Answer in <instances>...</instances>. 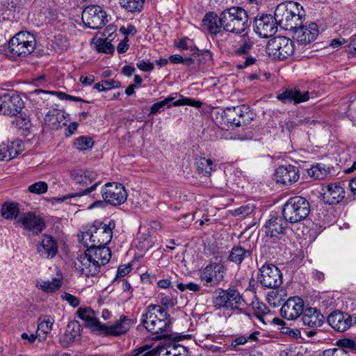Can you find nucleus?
Here are the masks:
<instances>
[{"label":"nucleus","instance_id":"obj_36","mask_svg":"<svg viewBox=\"0 0 356 356\" xmlns=\"http://www.w3.org/2000/svg\"><path fill=\"white\" fill-rule=\"evenodd\" d=\"M19 213V204L15 202H4L1 207V215L7 220L16 218Z\"/></svg>","mask_w":356,"mask_h":356},{"label":"nucleus","instance_id":"obj_48","mask_svg":"<svg viewBox=\"0 0 356 356\" xmlns=\"http://www.w3.org/2000/svg\"><path fill=\"white\" fill-rule=\"evenodd\" d=\"M40 320H41V322L38 325V330H40L46 334L50 332L54 323V318L50 316H45L42 319L40 318Z\"/></svg>","mask_w":356,"mask_h":356},{"label":"nucleus","instance_id":"obj_32","mask_svg":"<svg viewBox=\"0 0 356 356\" xmlns=\"http://www.w3.org/2000/svg\"><path fill=\"white\" fill-rule=\"evenodd\" d=\"M288 220L282 217H274L270 218L266 225V234L271 237H277L285 232Z\"/></svg>","mask_w":356,"mask_h":356},{"label":"nucleus","instance_id":"obj_11","mask_svg":"<svg viewBox=\"0 0 356 356\" xmlns=\"http://www.w3.org/2000/svg\"><path fill=\"white\" fill-rule=\"evenodd\" d=\"M101 197L104 201L113 206H119L127 199V192L124 186L118 182H108L100 190Z\"/></svg>","mask_w":356,"mask_h":356},{"label":"nucleus","instance_id":"obj_45","mask_svg":"<svg viewBox=\"0 0 356 356\" xmlns=\"http://www.w3.org/2000/svg\"><path fill=\"white\" fill-rule=\"evenodd\" d=\"M79 325L76 322H71L67 326L65 337L68 341L72 342L79 336Z\"/></svg>","mask_w":356,"mask_h":356},{"label":"nucleus","instance_id":"obj_8","mask_svg":"<svg viewBox=\"0 0 356 356\" xmlns=\"http://www.w3.org/2000/svg\"><path fill=\"white\" fill-rule=\"evenodd\" d=\"M213 302L218 309L223 307L232 310H242L248 305L240 293L234 289L219 291Z\"/></svg>","mask_w":356,"mask_h":356},{"label":"nucleus","instance_id":"obj_55","mask_svg":"<svg viewBox=\"0 0 356 356\" xmlns=\"http://www.w3.org/2000/svg\"><path fill=\"white\" fill-rule=\"evenodd\" d=\"M172 346H173L172 356H187L188 350L187 348L181 345L177 344L172 341Z\"/></svg>","mask_w":356,"mask_h":356},{"label":"nucleus","instance_id":"obj_1","mask_svg":"<svg viewBox=\"0 0 356 356\" xmlns=\"http://www.w3.org/2000/svg\"><path fill=\"white\" fill-rule=\"evenodd\" d=\"M111 251L106 246L90 245L76 263V270L87 277H94L99 272L101 267L108 263Z\"/></svg>","mask_w":356,"mask_h":356},{"label":"nucleus","instance_id":"obj_27","mask_svg":"<svg viewBox=\"0 0 356 356\" xmlns=\"http://www.w3.org/2000/svg\"><path fill=\"white\" fill-rule=\"evenodd\" d=\"M221 20V13L218 16L213 12H209L202 19V26L213 36L222 35L224 30L222 29Z\"/></svg>","mask_w":356,"mask_h":356},{"label":"nucleus","instance_id":"obj_4","mask_svg":"<svg viewBox=\"0 0 356 356\" xmlns=\"http://www.w3.org/2000/svg\"><path fill=\"white\" fill-rule=\"evenodd\" d=\"M221 21L224 31L234 34L243 33L248 24L247 12L241 7H231L221 12Z\"/></svg>","mask_w":356,"mask_h":356},{"label":"nucleus","instance_id":"obj_16","mask_svg":"<svg viewBox=\"0 0 356 356\" xmlns=\"http://www.w3.org/2000/svg\"><path fill=\"white\" fill-rule=\"evenodd\" d=\"M292 32L293 39L301 44H307L314 41L319 33L318 27L316 23L309 22L304 23V20H302V24L297 26Z\"/></svg>","mask_w":356,"mask_h":356},{"label":"nucleus","instance_id":"obj_39","mask_svg":"<svg viewBox=\"0 0 356 356\" xmlns=\"http://www.w3.org/2000/svg\"><path fill=\"white\" fill-rule=\"evenodd\" d=\"M330 172V170L329 168H327L325 165L321 163L312 165L307 170L309 176L314 179H323L326 177Z\"/></svg>","mask_w":356,"mask_h":356},{"label":"nucleus","instance_id":"obj_31","mask_svg":"<svg viewBox=\"0 0 356 356\" xmlns=\"http://www.w3.org/2000/svg\"><path fill=\"white\" fill-rule=\"evenodd\" d=\"M277 99L282 102L283 103L294 102L298 104L300 102H306L309 99V93L302 92L298 89H286L277 94Z\"/></svg>","mask_w":356,"mask_h":356},{"label":"nucleus","instance_id":"obj_38","mask_svg":"<svg viewBox=\"0 0 356 356\" xmlns=\"http://www.w3.org/2000/svg\"><path fill=\"white\" fill-rule=\"evenodd\" d=\"M62 286L61 278H54L51 281L42 280L37 283L36 286L47 293H54Z\"/></svg>","mask_w":356,"mask_h":356},{"label":"nucleus","instance_id":"obj_60","mask_svg":"<svg viewBox=\"0 0 356 356\" xmlns=\"http://www.w3.org/2000/svg\"><path fill=\"white\" fill-rule=\"evenodd\" d=\"M269 313H260L259 312H254V317L261 323L262 325L265 326L268 323L271 322V319L269 318Z\"/></svg>","mask_w":356,"mask_h":356},{"label":"nucleus","instance_id":"obj_15","mask_svg":"<svg viewBox=\"0 0 356 356\" xmlns=\"http://www.w3.org/2000/svg\"><path fill=\"white\" fill-rule=\"evenodd\" d=\"M24 107L22 98L13 92L0 96V113L9 116H15Z\"/></svg>","mask_w":356,"mask_h":356},{"label":"nucleus","instance_id":"obj_5","mask_svg":"<svg viewBox=\"0 0 356 356\" xmlns=\"http://www.w3.org/2000/svg\"><path fill=\"white\" fill-rule=\"evenodd\" d=\"M310 212V204L303 197H290L284 204L282 214L286 220L291 223L298 222L305 219Z\"/></svg>","mask_w":356,"mask_h":356},{"label":"nucleus","instance_id":"obj_47","mask_svg":"<svg viewBox=\"0 0 356 356\" xmlns=\"http://www.w3.org/2000/svg\"><path fill=\"white\" fill-rule=\"evenodd\" d=\"M93 140L88 136H80L76 138L74 143V147L79 150H86L92 147Z\"/></svg>","mask_w":356,"mask_h":356},{"label":"nucleus","instance_id":"obj_13","mask_svg":"<svg viewBox=\"0 0 356 356\" xmlns=\"http://www.w3.org/2000/svg\"><path fill=\"white\" fill-rule=\"evenodd\" d=\"M81 19L86 26L92 29H97L106 24L107 15L102 7L91 5L83 9Z\"/></svg>","mask_w":356,"mask_h":356},{"label":"nucleus","instance_id":"obj_22","mask_svg":"<svg viewBox=\"0 0 356 356\" xmlns=\"http://www.w3.org/2000/svg\"><path fill=\"white\" fill-rule=\"evenodd\" d=\"M18 222L22 224L24 229L32 232L33 235L40 234L46 228L44 219L31 212L26 213L19 217Z\"/></svg>","mask_w":356,"mask_h":356},{"label":"nucleus","instance_id":"obj_7","mask_svg":"<svg viewBox=\"0 0 356 356\" xmlns=\"http://www.w3.org/2000/svg\"><path fill=\"white\" fill-rule=\"evenodd\" d=\"M35 47V37L27 31L17 33L8 42V51L13 58L30 54Z\"/></svg>","mask_w":356,"mask_h":356},{"label":"nucleus","instance_id":"obj_40","mask_svg":"<svg viewBox=\"0 0 356 356\" xmlns=\"http://www.w3.org/2000/svg\"><path fill=\"white\" fill-rule=\"evenodd\" d=\"M112 34H110L106 38V33H104L105 38H98L95 43V49L100 53L104 54H112L114 51V46L108 41V38H111Z\"/></svg>","mask_w":356,"mask_h":356},{"label":"nucleus","instance_id":"obj_23","mask_svg":"<svg viewBox=\"0 0 356 356\" xmlns=\"http://www.w3.org/2000/svg\"><path fill=\"white\" fill-rule=\"evenodd\" d=\"M243 42L238 44V47L235 49L234 54L237 56H245L244 63L238 65V68L243 69L257 62L255 57L252 56H248L252 49L254 42L248 36L247 33L243 34L242 35Z\"/></svg>","mask_w":356,"mask_h":356},{"label":"nucleus","instance_id":"obj_2","mask_svg":"<svg viewBox=\"0 0 356 356\" xmlns=\"http://www.w3.org/2000/svg\"><path fill=\"white\" fill-rule=\"evenodd\" d=\"M305 12L303 7L296 1H286L280 3L275 8L274 19L282 29L292 31L297 26L302 24Z\"/></svg>","mask_w":356,"mask_h":356},{"label":"nucleus","instance_id":"obj_29","mask_svg":"<svg viewBox=\"0 0 356 356\" xmlns=\"http://www.w3.org/2000/svg\"><path fill=\"white\" fill-rule=\"evenodd\" d=\"M337 152L338 156L335 157V160L338 161L337 165L340 166L343 172L350 174L354 172L356 170V161L351 160L349 150L338 145Z\"/></svg>","mask_w":356,"mask_h":356},{"label":"nucleus","instance_id":"obj_24","mask_svg":"<svg viewBox=\"0 0 356 356\" xmlns=\"http://www.w3.org/2000/svg\"><path fill=\"white\" fill-rule=\"evenodd\" d=\"M252 249L242 243L234 245L227 257V261L240 266L243 262L252 259Z\"/></svg>","mask_w":356,"mask_h":356},{"label":"nucleus","instance_id":"obj_30","mask_svg":"<svg viewBox=\"0 0 356 356\" xmlns=\"http://www.w3.org/2000/svg\"><path fill=\"white\" fill-rule=\"evenodd\" d=\"M65 115L63 110L53 108L45 115L44 124L50 129L57 130L66 125Z\"/></svg>","mask_w":356,"mask_h":356},{"label":"nucleus","instance_id":"obj_42","mask_svg":"<svg viewBox=\"0 0 356 356\" xmlns=\"http://www.w3.org/2000/svg\"><path fill=\"white\" fill-rule=\"evenodd\" d=\"M145 0H120V4L129 12H140Z\"/></svg>","mask_w":356,"mask_h":356},{"label":"nucleus","instance_id":"obj_59","mask_svg":"<svg viewBox=\"0 0 356 356\" xmlns=\"http://www.w3.org/2000/svg\"><path fill=\"white\" fill-rule=\"evenodd\" d=\"M136 66L139 70L143 72H151L154 69V64L149 61L140 60L136 63Z\"/></svg>","mask_w":356,"mask_h":356},{"label":"nucleus","instance_id":"obj_56","mask_svg":"<svg viewBox=\"0 0 356 356\" xmlns=\"http://www.w3.org/2000/svg\"><path fill=\"white\" fill-rule=\"evenodd\" d=\"M61 298L66 300L73 307H76L80 304L79 299L77 297L68 293H64L61 296Z\"/></svg>","mask_w":356,"mask_h":356},{"label":"nucleus","instance_id":"obj_28","mask_svg":"<svg viewBox=\"0 0 356 356\" xmlns=\"http://www.w3.org/2000/svg\"><path fill=\"white\" fill-rule=\"evenodd\" d=\"M70 176L75 184L86 186L95 181L98 175L95 171L76 168L70 171Z\"/></svg>","mask_w":356,"mask_h":356},{"label":"nucleus","instance_id":"obj_58","mask_svg":"<svg viewBox=\"0 0 356 356\" xmlns=\"http://www.w3.org/2000/svg\"><path fill=\"white\" fill-rule=\"evenodd\" d=\"M282 332L287 334L294 339H298L301 337V332L299 329L284 327L282 328Z\"/></svg>","mask_w":356,"mask_h":356},{"label":"nucleus","instance_id":"obj_9","mask_svg":"<svg viewBox=\"0 0 356 356\" xmlns=\"http://www.w3.org/2000/svg\"><path fill=\"white\" fill-rule=\"evenodd\" d=\"M254 113L246 105L227 107L223 111L222 120L235 127L246 126L254 119Z\"/></svg>","mask_w":356,"mask_h":356},{"label":"nucleus","instance_id":"obj_20","mask_svg":"<svg viewBox=\"0 0 356 356\" xmlns=\"http://www.w3.org/2000/svg\"><path fill=\"white\" fill-rule=\"evenodd\" d=\"M277 183L289 186L296 183L300 178V172L297 166L292 165H281L274 173Z\"/></svg>","mask_w":356,"mask_h":356},{"label":"nucleus","instance_id":"obj_49","mask_svg":"<svg viewBox=\"0 0 356 356\" xmlns=\"http://www.w3.org/2000/svg\"><path fill=\"white\" fill-rule=\"evenodd\" d=\"M48 185L45 181H38L31 185L28 188L30 193L34 194H43L47 191Z\"/></svg>","mask_w":356,"mask_h":356},{"label":"nucleus","instance_id":"obj_21","mask_svg":"<svg viewBox=\"0 0 356 356\" xmlns=\"http://www.w3.org/2000/svg\"><path fill=\"white\" fill-rule=\"evenodd\" d=\"M36 250L41 257L52 259L58 253V242L51 235L43 234L41 236V240L36 245Z\"/></svg>","mask_w":356,"mask_h":356},{"label":"nucleus","instance_id":"obj_6","mask_svg":"<svg viewBox=\"0 0 356 356\" xmlns=\"http://www.w3.org/2000/svg\"><path fill=\"white\" fill-rule=\"evenodd\" d=\"M113 236L111 224L106 225L102 222H95L94 225L82 233V241L85 246H88V241L91 245L106 246Z\"/></svg>","mask_w":356,"mask_h":356},{"label":"nucleus","instance_id":"obj_53","mask_svg":"<svg viewBox=\"0 0 356 356\" xmlns=\"http://www.w3.org/2000/svg\"><path fill=\"white\" fill-rule=\"evenodd\" d=\"M177 288L181 291L189 290L193 292H197L201 289V286L199 284L193 282H189L188 284L179 283L177 285Z\"/></svg>","mask_w":356,"mask_h":356},{"label":"nucleus","instance_id":"obj_18","mask_svg":"<svg viewBox=\"0 0 356 356\" xmlns=\"http://www.w3.org/2000/svg\"><path fill=\"white\" fill-rule=\"evenodd\" d=\"M274 17L270 15H263L256 18L254 23V30L261 38H269L277 32V26Z\"/></svg>","mask_w":356,"mask_h":356},{"label":"nucleus","instance_id":"obj_14","mask_svg":"<svg viewBox=\"0 0 356 356\" xmlns=\"http://www.w3.org/2000/svg\"><path fill=\"white\" fill-rule=\"evenodd\" d=\"M225 271L222 264L211 263L201 270L200 278L204 286H216L223 280Z\"/></svg>","mask_w":356,"mask_h":356},{"label":"nucleus","instance_id":"obj_61","mask_svg":"<svg viewBox=\"0 0 356 356\" xmlns=\"http://www.w3.org/2000/svg\"><path fill=\"white\" fill-rule=\"evenodd\" d=\"M161 303L166 307H173L177 304L176 299L168 296L161 295L160 298Z\"/></svg>","mask_w":356,"mask_h":356},{"label":"nucleus","instance_id":"obj_3","mask_svg":"<svg viewBox=\"0 0 356 356\" xmlns=\"http://www.w3.org/2000/svg\"><path fill=\"white\" fill-rule=\"evenodd\" d=\"M140 321L144 327L153 334L163 333L170 325L168 312L156 305H149L142 314Z\"/></svg>","mask_w":356,"mask_h":356},{"label":"nucleus","instance_id":"obj_33","mask_svg":"<svg viewBox=\"0 0 356 356\" xmlns=\"http://www.w3.org/2000/svg\"><path fill=\"white\" fill-rule=\"evenodd\" d=\"M100 185V182H96L91 186L86 188L84 190H82L81 191L70 194L67 196H64L61 198V201H64L65 200H67L68 198L72 197H81L83 195H89L92 199L97 200L94 203H92L89 209H92L95 207L101 206L103 204V201L99 200L101 193L95 192L97 187Z\"/></svg>","mask_w":356,"mask_h":356},{"label":"nucleus","instance_id":"obj_44","mask_svg":"<svg viewBox=\"0 0 356 356\" xmlns=\"http://www.w3.org/2000/svg\"><path fill=\"white\" fill-rule=\"evenodd\" d=\"M33 93L35 94H40L43 93L45 95H54L57 96L60 99H66V100H72L75 102H84L83 99H82L80 97L72 96L67 94H65L62 92H54V91H47L42 89H35L33 91Z\"/></svg>","mask_w":356,"mask_h":356},{"label":"nucleus","instance_id":"obj_51","mask_svg":"<svg viewBox=\"0 0 356 356\" xmlns=\"http://www.w3.org/2000/svg\"><path fill=\"white\" fill-rule=\"evenodd\" d=\"M8 143H3L0 145V161H9L16 157V153L9 152Z\"/></svg>","mask_w":356,"mask_h":356},{"label":"nucleus","instance_id":"obj_54","mask_svg":"<svg viewBox=\"0 0 356 356\" xmlns=\"http://www.w3.org/2000/svg\"><path fill=\"white\" fill-rule=\"evenodd\" d=\"M78 316L83 321H86L92 316H95L94 311L90 307H80L77 312Z\"/></svg>","mask_w":356,"mask_h":356},{"label":"nucleus","instance_id":"obj_64","mask_svg":"<svg viewBox=\"0 0 356 356\" xmlns=\"http://www.w3.org/2000/svg\"><path fill=\"white\" fill-rule=\"evenodd\" d=\"M190 43H191V40L188 38H181L179 42L176 43L177 47L186 50L190 48Z\"/></svg>","mask_w":356,"mask_h":356},{"label":"nucleus","instance_id":"obj_19","mask_svg":"<svg viewBox=\"0 0 356 356\" xmlns=\"http://www.w3.org/2000/svg\"><path fill=\"white\" fill-rule=\"evenodd\" d=\"M173 350L172 341H163L157 346L156 350L151 349L149 346L145 345L133 350L126 356H172Z\"/></svg>","mask_w":356,"mask_h":356},{"label":"nucleus","instance_id":"obj_50","mask_svg":"<svg viewBox=\"0 0 356 356\" xmlns=\"http://www.w3.org/2000/svg\"><path fill=\"white\" fill-rule=\"evenodd\" d=\"M84 321L86 326L92 329L93 330L104 332L106 324H101L99 320L95 317V316H90L89 318H87Z\"/></svg>","mask_w":356,"mask_h":356},{"label":"nucleus","instance_id":"obj_26","mask_svg":"<svg viewBox=\"0 0 356 356\" xmlns=\"http://www.w3.org/2000/svg\"><path fill=\"white\" fill-rule=\"evenodd\" d=\"M302 325L310 328H317L322 325L324 316L315 307H306L300 318Z\"/></svg>","mask_w":356,"mask_h":356},{"label":"nucleus","instance_id":"obj_41","mask_svg":"<svg viewBox=\"0 0 356 356\" xmlns=\"http://www.w3.org/2000/svg\"><path fill=\"white\" fill-rule=\"evenodd\" d=\"M333 193L334 189L332 184L322 185L320 195L321 199L324 204L327 205H332L334 204Z\"/></svg>","mask_w":356,"mask_h":356},{"label":"nucleus","instance_id":"obj_37","mask_svg":"<svg viewBox=\"0 0 356 356\" xmlns=\"http://www.w3.org/2000/svg\"><path fill=\"white\" fill-rule=\"evenodd\" d=\"M198 171L204 176H209L213 170H216V164L210 159L205 157H201L196 161Z\"/></svg>","mask_w":356,"mask_h":356},{"label":"nucleus","instance_id":"obj_52","mask_svg":"<svg viewBox=\"0 0 356 356\" xmlns=\"http://www.w3.org/2000/svg\"><path fill=\"white\" fill-rule=\"evenodd\" d=\"M266 300L268 304L273 307H278L280 305L281 298L277 291H272L268 293Z\"/></svg>","mask_w":356,"mask_h":356},{"label":"nucleus","instance_id":"obj_63","mask_svg":"<svg viewBox=\"0 0 356 356\" xmlns=\"http://www.w3.org/2000/svg\"><path fill=\"white\" fill-rule=\"evenodd\" d=\"M9 145V152L16 153V156H18L20 151H22V144L19 141L13 142L11 143H8Z\"/></svg>","mask_w":356,"mask_h":356},{"label":"nucleus","instance_id":"obj_25","mask_svg":"<svg viewBox=\"0 0 356 356\" xmlns=\"http://www.w3.org/2000/svg\"><path fill=\"white\" fill-rule=\"evenodd\" d=\"M134 323L133 319L126 316H122L113 324L105 325L104 333L106 335L120 336L127 332Z\"/></svg>","mask_w":356,"mask_h":356},{"label":"nucleus","instance_id":"obj_17","mask_svg":"<svg viewBox=\"0 0 356 356\" xmlns=\"http://www.w3.org/2000/svg\"><path fill=\"white\" fill-rule=\"evenodd\" d=\"M304 302L298 296L290 297L280 309L282 316L287 320H296L301 318L304 312Z\"/></svg>","mask_w":356,"mask_h":356},{"label":"nucleus","instance_id":"obj_62","mask_svg":"<svg viewBox=\"0 0 356 356\" xmlns=\"http://www.w3.org/2000/svg\"><path fill=\"white\" fill-rule=\"evenodd\" d=\"M335 195H337L335 197V203L341 202L345 197V189L340 186L335 185Z\"/></svg>","mask_w":356,"mask_h":356},{"label":"nucleus","instance_id":"obj_12","mask_svg":"<svg viewBox=\"0 0 356 356\" xmlns=\"http://www.w3.org/2000/svg\"><path fill=\"white\" fill-rule=\"evenodd\" d=\"M257 280L263 287L275 289L283 282L282 273L275 265L264 264L259 268Z\"/></svg>","mask_w":356,"mask_h":356},{"label":"nucleus","instance_id":"obj_35","mask_svg":"<svg viewBox=\"0 0 356 356\" xmlns=\"http://www.w3.org/2000/svg\"><path fill=\"white\" fill-rule=\"evenodd\" d=\"M260 335L259 331H255L252 333H246L243 335H240L232 340L231 346L235 350L238 349L239 346L245 345L247 343H252L258 340V336Z\"/></svg>","mask_w":356,"mask_h":356},{"label":"nucleus","instance_id":"obj_46","mask_svg":"<svg viewBox=\"0 0 356 356\" xmlns=\"http://www.w3.org/2000/svg\"><path fill=\"white\" fill-rule=\"evenodd\" d=\"M172 104L174 106L188 105L195 108H200L202 105V102L200 100L185 97L183 95H180V98L178 100L173 102Z\"/></svg>","mask_w":356,"mask_h":356},{"label":"nucleus","instance_id":"obj_10","mask_svg":"<svg viewBox=\"0 0 356 356\" xmlns=\"http://www.w3.org/2000/svg\"><path fill=\"white\" fill-rule=\"evenodd\" d=\"M266 51L274 59L282 60L293 54V42L289 38L277 36L268 42Z\"/></svg>","mask_w":356,"mask_h":356},{"label":"nucleus","instance_id":"obj_57","mask_svg":"<svg viewBox=\"0 0 356 356\" xmlns=\"http://www.w3.org/2000/svg\"><path fill=\"white\" fill-rule=\"evenodd\" d=\"M254 208V207L252 204L241 206L236 210V213L241 217H245L250 214L253 211Z\"/></svg>","mask_w":356,"mask_h":356},{"label":"nucleus","instance_id":"obj_43","mask_svg":"<svg viewBox=\"0 0 356 356\" xmlns=\"http://www.w3.org/2000/svg\"><path fill=\"white\" fill-rule=\"evenodd\" d=\"M335 345L339 347V348H335V355L337 356L342 354L343 349H349L356 352V341L353 339L346 338L339 339L335 343Z\"/></svg>","mask_w":356,"mask_h":356},{"label":"nucleus","instance_id":"obj_34","mask_svg":"<svg viewBox=\"0 0 356 356\" xmlns=\"http://www.w3.org/2000/svg\"><path fill=\"white\" fill-rule=\"evenodd\" d=\"M335 331L345 332L353 325L352 316L346 312L335 310Z\"/></svg>","mask_w":356,"mask_h":356}]
</instances>
